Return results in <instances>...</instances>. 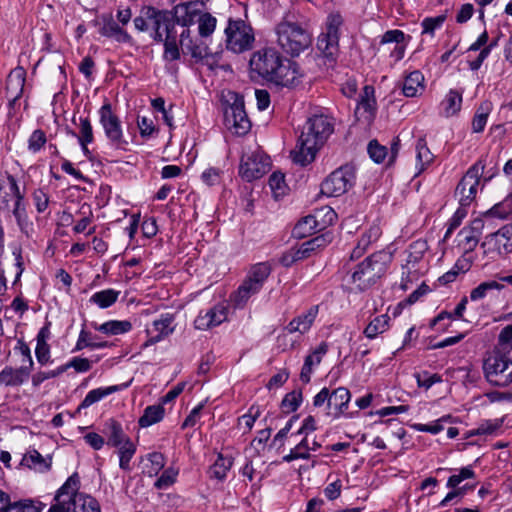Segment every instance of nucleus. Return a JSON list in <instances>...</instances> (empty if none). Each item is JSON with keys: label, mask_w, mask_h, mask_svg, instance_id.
Returning <instances> with one entry per match:
<instances>
[{"label": "nucleus", "mask_w": 512, "mask_h": 512, "mask_svg": "<svg viewBox=\"0 0 512 512\" xmlns=\"http://www.w3.org/2000/svg\"><path fill=\"white\" fill-rule=\"evenodd\" d=\"M249 67L252 74L279 86L294 87L300 82L297 63L284 59L272 47L255 51L250 58Z\"/></svg>", "instance_id": "nucleus-1"}, {"label": "nucleus", "mask_w": 512, "mask_h": 512, "mask_svg": "<svg viewBox=\"0 0 512 512\" xmlns=\"http://www.w3.org/2000/svg\"><path fill=\"white\" fill-rule=\"evenodd\" d=\"M201 15L196 2L179 4L174 7L172 17L174 26L181 25L184 29L180 33V45L183 53L190 54L197 63H202L210 69L218 66L222 57V51L210 52L207 44L200 39L192 38L189 26L197 23Z\"/></svg>", "instance_id": "nucleus-2"}, {"label": "nucleus", "mask_w": 512, "mask_h": 512, "mask_svg": "<svg viewBox=\"0 0 512 512\" xmlns=\"http://www.w3.org/2000/svg\"><path fill=\"white\" fill-rule=\"evenodd\" d=\"M333 131L334 123L329 116L314 114L309 117L303 126L295 149L291 152L293 161L302 166L313 162Z\"/></svg>", "instance_id": "nucleus-3"}, {"label": "nucleus", "mask_w": 512, "mask_h": 512, "mask_svg": "<svg viewBox=\"0 0 512 512\" xmlns=\"http://www.w3.org/2000/svg\"><path fill=\"white\" fill-rule=\"evenodd\" d=\"M276 41L286 54L295 57L307 50L313 41L311 32L297 22L282 20L275 26Z\"/></svg>", "instance_id": "nucleus-4"}, {"label": "nucleus", "mask_w": 512, "mask_h": 512, "mask_svg": "<svg viewBox=\"0 0 512 512\" xmlns=\"http://www.w3.org/2000/svg\"><path fill=\"white\" fill-rule=\"evenodd\" d=\"M392 262V254L381 250L356 265L351 281L359 290H366L383 277Z\"/></svg>", "instance_id": "nucleus-5"}, {"label": "nucleus", "mask_w": 512, "mask_h": 512, "mask_svg": "<svg viewBox=\"0 0 512 512\" xmlns=\"http://www.w3.org/2000/svg\"><path fill=\"white\" fill-rule=\"evenodd\" d=\"M487 381L497 387L512 384V351L494 350L483 363Z\"/></svg>", "instance_id": "nucleus-6"}, {"label": "nucleus", "mask_w": 512, "mask_h": 512, "mask_svg": "<svg viewBox=\"0 0 512 512\" xmlns=\"http://www.w3.org/2000/svg\"><path fill=\"white\" fill-rule=\"evenodd\" d=\"M484 168V163L479 160L462 177L455 189V197L458 199L459 205L467 208L475 200Z\"/></svg>", "instance_id": "nucleus-7"}, {"label": "nucleus", "mask_w": 512, "mask_h": 512, "mask_svg": "<svg viewBox=\"0 0 512 512\" xmlns=\"http://www.w3.org/2000/svg\"><path fill=\"white\" fill-rule=\"evenodd\" d=\"M100 124L103 127L105 136L113 147L120 150H127L128 141L125 139L119 117L113 113L112 106L105 102L99 109Z\"/></svg>", "instance_id": "nucleus-8"}, {"label": "nucleus", "mask_w": 512, "mask_h": 512, "mask_svg": "<svg viewBox=\"0 0 512 512\" xmlns=\"http://www.w3.org/2000/svg\"><path fill=\"white\" fill-rule=\"evenodd\" d=\"M336 219V213L330 207H323L314 214L302 218L294 227L293 235L305 238L316 232L324 230Z\"/></svg>", "instance_id": "nucleus-9"}, {"label": "nucleus", "mask_w": 512, "mask_h": 512, "mask_svg": "<svg viewBox=\"0 0 512 512\" xmlns=\"http://www.w3.org/2000/svg\"><path fill=\"white\" fill-rule=\"evenodd\" d=\"M342 24L340 14H330L326 22V32L321 33L317 39V49L331 61L335 60L339 50V30Z\"/></svg>", "instance_id": "nucleus-10"}, {"label": "nucleus", "mask_w": 512, "mask_h": 512, "mask_svg": "<svg viewBox=\"0 0 512 512\" xmlns=\"http://www.w3.org/2000/svg\"><path fill=\"white\" fill-rule=\"evenodd\" d=\"M225 33L226 47L234 53H242L252 48L255 40L253 29L244 21H229Z\"/></svg>", "instance_id": "nucleus-11"}, {"label": "nucleus", "mask_w": 512, "mask_h": 512, "mask_svg": "<svg viewBox=\"0 0 512 512\" xmlns=\"http://www.w3.org/2000/svg\"><path fill=\"white\" fill-rule=\"evenodd\" d=\"M355 171L351 166H342L333 171L321 184V193L338 197L346 193L355 183Z\"/></svg>", "instance_id": "nucleus-12"}, {"label": "nucleus", "mask_w": 512, "mask_h": 512, "mask_svg": "<svg viewBox=\"0 0 512 512\" xmlns=\"http://www.w3.org/2000/svg\"><path fill=\"white\" fill-rule=\"evenodd\" d=\"M226 127L236 135H246L251 129V121L245 111L244 100L236 96L234 102L224 112Z\"/></svg>", "instance_id": "nucleus-13"}, {"label": "nucleus", "mask_w": 512, "mask_h": 512, "mask_svg": "<svg viewBox=\"0 0 512 512\" xmlns=\"http://www.w3.org/2000/svg\"><path fill=\"white\" fill-rule=\"evenodd\" d=\"M26 82V70L17 66L10 71L6 79L5 97L8 100V115L14 116L18 110V101L23 96Z\"/></svg>", "instance_id": "nucleus-14"}, {"label": "nucleus", "mask_w": 512, "mask_h": 512, "mask_svg": "<svg viewBox=\"0 0 512 512\" xmlns=\"http://www.w3.org/2000/svg\"><path fill=\"white\" fill-rule=\"evenodd\" d=\"M270 166L269 156L260 152H253L242 157L239 173L243 179L250 182L263 177L270 170Z\"/></svg>", "instance_id": "nucleus-15"}, {"label": "nucleus", "mask_w": 512, "mask_h": 512, "mask_svg": "<svg viewBox=\"0 0 512 512\" xmlns=\"http://www.w3.org/2000/svg\"><path fill=\"white\" fill-rule=\"evenodd\" d=\"M175 328V315L172 313L161 314L146 327L147 340L142 344V348H148L164 340L175 331Z\"/></svg>", "instance_id": "nucleus-16"}, {"label": "nucleus", "mask_w": 512, "mask_h": 512, "mask_svg": "<svg viewBox=\"0 0 512 512\" xmlns=\"http://www.w3.org/2000/svg\"><path fill=\"white\" fill-rule=\"evenodd\" d=\"M145 18L148 19V30L153 31L152 37L157 42H163L164 35L174 29L172 12L168 10L146 6Z\"/></svg>", "instance_id": "nucleus-17"}, {"label": "nucleus", "mask_w": 512, "mask_h": 512, "mask_svg": "<svg viewBox=\"0 0 512 512\" xmlns=\"http://www.w3.org/2000/svg\"><path fill=\"white\" fill-rule=\"evenodd\" d=\"M486 254L503 255L512 251V224L486 236L481 244Z\"/></svg>", "instance_id": "nucleus-18"}, {"label": "nucleus", "mask_w": 512, "mask_h": 512, "mask_svg": "<svg viewBox=\"0 0 512 512\" xmlns=\"http://www.w3.org/2000/svg\"><path fill=\"white\" fill-rule=\"evenodd\" d=\"M80 480L77 473L71 475L66 482L57 490L54 497L55 503L51 505L48 512H74L71 510V495L79 489Z\"/></svg>", "instance_id": "nucleus-19"}, {"label": "nucleus", "mask_w": 512, "mask_h": 512, "mask_svg": "<svg viewBox=\"0 0 512 512\" xmlns=\"http://www.w3.org/2000/svg\"><path fill=\"white\" fill-rule=\"evenodd\" d=\"M227 306L217 304L205 311H200L194 320V327L198 330H207L218 326L227 319Z\"/></svg>", "instance_id": "nucleus-20"}, {"label": "nucleus", "mask_w": 512, "mask_h": 512, "mask_svg": "<svg viewBox=\"0 0 512 512\" xmlns=\"http://www.w3.org/2000/svg\"><path fill=\"white\" fill-rule=\"evenodd\" d=\"M376 111L375 89L371 85H365L360 95V100L355 109V117L366 124L371 123Z\"/></svg>", "instance_id": "nucleus-21"}, {"label": "nucleus", "mask_w": 512, "mask_h": 512, "mask_svg": "<svg viewBox=\"0 0 512 512\" xmlns=\"http://www.w3.org/2000/svg\"><path fill=\"white\" fill-rule=\"evenodd\" d=\"M484 218H476L471 221L470 225L460 230L458 236L460 237L459 245L465 252H472L477 246L480 236L485 226Z\"/></svg>", "instance_id": "nucleus-22"}, {"label": "nucleus", "mask_w": 512, "mask_h": 512, "mask_svg": "<svg viewBox=\"0 0 512 512\" xmlns=\"http://www.w3.org/2000/svg\"><path fill=\"white\" fill-rule=\"evenodd\" d=\"M329 346L326 342H321L316 348L312 349L311 352L305 357L301 372L300 380L307 384L311 380L313 368L317 367L323 357L327 354Z\"/></svg>", "instance_id": "nucleus-23"}, {"label": "nucleus", "mask_w": 512, "mask_h": 512, "mask_svg": "<svg viewBox=\"0 0 512 512\" xmlns=\"http://www.w3.org/2000/svg\"><path fill=\"white\" fill-rule=\"evenodd\" d=\"M351 399L350 391L345 387H338L330 392L328 415L339 418L348 409Z\"/></svg>", "instance_id": "nucleus-24"}, {"label": "nucleus", "mask_w": 512, "mask_h": 512, "mask_svg": "<svg viewBox=\"0 0 512 512\" xmlns=\"http://www.w3.org/2000/svg\"><path fill=\"white\" fill-rule=\"evenodd\" d=\"M319 312L318 305L310 307L306 312L298 315L293 318L288 325L285 327V330L289 333L299 332L300 334H304L308 332L313 325L317 315Z\"/></svg>", "instance_id": "nucleus-25"}, {"label": "nucleus", "mask_w": 512, "mask_h": 512, "mask_svg": "<svg viewBox=\"0 0 512 512\" xmlns=\"http://www.w3.org/2000/svg\"><path fill=\"white\" fill-rule=\"evenodd\" d=\"M104 37L113 38L119 43H130L132 37L125 31L111 15L102 17V27L99 30Z\"/></svg>", "instance_id": "nucleus-26"}, {"label": "nucleus", "mask_w": 512, "mask_h": 512, "mask_svg": "<svg viewBox=\"0 0 512 512\" xmlns=\"http://www.w3.org/2000/svg\"><path fill=\"white\" fill-rule=\"evenodd\" d=\"M30 373L31 370L22 366L19 368L6 366L0 372V385L13 387L20 386L28 380Z\"/></svg>", "instance_id": "nucleus-27"}, {"label": "nucleus", "mask_w": 512, "mask_h": 512, "mask_svg": "<svg viewBox=\"0 0 512 512\" xmlns=\"http://www.w3.org/2000/svg\"><path fill=\"white\" fill-rule=\"evenodd\" d=\"M51 464V457H43L36 449L27 451L21 460L22 466L41 473L49 471Z\"/></svg>", "instance_id": "nucleus-28"}, {"label": "nucleus", "mask_w": 512, "mask_h": 512, "mask_svg": "<svg viewBox=\"0 0 512 512\" xmlns=\"http://www.w3.org/2000/svg\"><path fill=\"white\" fill-rule=\"evenodd\" d=\"M104 434L107 438V445L110 447L120 446V444L131 439L123 430L122 425L114 419H109L104 425Z\"/></svg>", "instance_id": "nucleus-29"}, {"label": "nucleus", "mask_w": 512, "mask_h": 512, "mask_svg": "<svg viewBox=\"0 0 512 512\" xmlns=\"http://www.w3.org/2000/svg\"><path fill=\"white\" fill-rule=\"evenodd\" d=\"M261 290L260 287L245 278L243 283L231 296V301L237 308H242L246 305L248 300Z\"/></svg>", "instance_id": "nucleus-30"}, {"label": "nucleus", "mask_w": 512, "mask_h": 512, "mask_svg": "<svg viewBox=\"0 0 512 512\" xmlns=\"http://www.w3.org/2000/svg\"><path fill=\"white\" fill-rule=\"evenodd\" d=\"M74 512H101L98 501L90 495L79 493L78 490L71 495Z\"/></svg>", "instance_id": "nucleus-31"}, {"label": "nucleus", "mask_w": 512, "mask_h": 512, "mask_svg": "<svg viewBox=\"0 0 512 512\" xmlns=\"http://www.w3.org/2000/svg\"><path fill=\"white\" fill-rule=\"evenodd\" d=\"M330 242L327 235L322 234L316 236L308 241L303 242L298 248L295 249L296 259H305L311 255L312 252L325 247Z\"/></svg>", "instance_id": "nucleus-32"}, {"label": "nucleus", "mask_w": 512, "mask_h": 512, "mask_svg": "<svg viewBox=\"0 0 512 512\" xmlns=\"http://www.w3.org/2000/svg\"><path fill=\"white\" fill-rule=\"evenodd\" d=\"M92 327L106 335H120L129 332L132 324L128 320H110L102 324L92 323Z\"/></svg>", "instance_id": "nucleus-33"}, {"label": "nucleus", "mask_w": 512, "mask_h": 512, "mask_svg": "<svg viewBox=\"0 0 512 512\" xmlns=\"http://www.w3.org/2000/svg\"><path fill=\"white\" fill-rule=\"evenodd\" d=\"M113 448H116V453L119 457L120 469L126 472L131 471L132 468L130 462L136 453V444L129 439L128 441L120 444V446H114Z\"/></svg>", "instance_id": "nucleus-34"}, {"label": "nucleus", "mask_w": 512, "mask_h": 512, "mask_svg": "<svg viewBox=\"0 0 512 512\" xmlns=\"http://www.w3.org/2000/svg\"><path fill=\"white\" fill-rule=\"evenodd\" d=\"M233 465V457L231 455H224L219 453L215 462L209 469V475L211 478L217 480H224L227 476L228 471Z\"/></svg>", "instance_id": "nucleus-35"}, {"label": "nucleus", "mask_w": 512, "mask_h": 512, "mask_svg": "<svg viewBox=\"0 0 512 512\" xmlns=\"http://www.w3.org/2000/svg\"><path fill=\"white\" fill-rule=\"evenodd\" d=\"M128 384H122V385H113L105 388H97L89 391L87 395L85 396L84 400L81 402L79 408H87L91 406L92 404L100 401L104 397L120 391L124 388H127Z\"/></svg>", "instance_id": "nucleus-36"}, {"label": "nucleus", "mask_w": 512, "mask_h": 512, "mask_svg": "<svg viewBox=\"0 0 512 512\" xmlns=\"http://www.w3.org/2000/svg\"><path fill=\"white\" fill-rule=\"evenodd\" d=\"M424 76L416 70L408 74L403 83V94L406 97H415L424 90Z\"/></svg>", "instance_id": "nucleus-37"}, {"label": "nucleus", "mask_w": 512, "mask_h": 512, "mask_svg": "<svg viewBox=\"0 0 512 512\" xmlns=\"http://www.w3.org/2000/svg\"><path fill=\"white\" fill-rule=\"evenodd\" d=\"M416 168L418 174L423 172L434 160V155L427 146L425 138H419L416 142Z\"/></svg>", "instance_id": "nucleus-38"}, {"label": "nucleus", "mask_w": 512, "mask_h": 512, "mask_svg": "<svg viewBox=\"0 0 512 512\" xmlns=\"http://www.w3.org/2000/svg\"><path fill=\"white\" fill-rule=\"evenodd\" d=\"M271 270V265L268 262L256 263L248 270L246 279L262 289L265 281L271 273Z\"/></svg>", "instance_id": "nucleus-39"}, {"label": "nucleus", "mask_w": 512, "mask_h": 512, "mask_svg": "<svg viewBox=\"0 0 512 512\" xmlns=\"http://www.w3.org/2000/svg\"><path fill=\"white\" fill-rule=\"evenodd\" d=\"M390 317L387 314L376 316L365 327L363 334L368 339H374L379 334L384 333L389 327Z\"/></svg>", "instance_id": "nucleus-40"}, {"label": "nucleus", "mask_w": 512, "mask_h": 512, "mask_svg": "<svg viewBox=\"0 0 512 512\" xmlns=\"http://www.w3.org/2000/svg\"><path fill=\"white\" fill-rule=\"evenodd\" d=\"M165 410L161 404L151 405L145 408L143 415L139 418L138 424L142 428L149 427L160 422L164 417Z\"/></svg>", "instance_id": "nucleus-41"}, {"label": "nucleus", "mask_w": 512, "mask_h": 512, "mask_svg": "<svg viewBox=\"0 0 512 512\" xmlns=\"http://www.w3.org/2000/svg\"><path fill=\"white\" fill-rule=\"evenodd\" d=\"M12 214L15 217L21 231L26 232V227L28 226V217L24 204V193L21 191H18L16 194H14V206L12 209Z\"/></svg>", "instance_id": "nucleus-42"}, {"label": "nucleus", "mask_w": 512, "mask_h": 512, "mask_svg": "<svg viewBox=\"0 0 512 512\" xmlns=\"http://www.w3.org/2000/svg\"><path fill=\"white\" fill-rule=\"evenodd\" d=\"M164 41V54L163 58L166 61L172 62L180 59V49L177 44V32L172 31L165 34Z\"/></svg>", "instance_id": "nucleus-43"}, {"label": "nucleus", "mask_w": 512, "mask_h": 512, "mask_svg": "<svg viewBox=\"0 0 512 512\" xmlns=\"http://www.w3.org/2000/svg\"><path fill=\"white\" fill-rule=\"evenodd\" d=\"M461 105L462 95L456 90H450L441 102V107L446 117L453 116L459 112Z\"/></svg>", "instance_id": "nucleus-44"}, {"label": "nucleus", "mask_w": 512, "mask_h": 512, "mask_svg": "<svg viewBox=\"0 0 512 512\" xmlns=\"http://www.w3.org/2000/svg\"><path fill=\"white\" fill-rule=\"evenodd\" d=\"M111 346L107 341H95L91 332L82 329L79 333L76 345L73 351H81L85 348L100 349Z\"/></svg>", "instance_id": "nucleus-45"}, {"label": "nucleus", "mask_w": 512, "mask_h": 512, "mask_svg": "<svg viewBox=\"0 0 512 512\" xmlns=\"http://www.w3.org/2000/svg\"><path fill=\"white\" fill-rule=\"evenodd\" d=\"M119 295L120 291L105 289L94 293L89 301L96 304L99 308L105 309L112 306L117 301Z\"/></svg>", "instance_id": "nucleus-46"}, {"label": "nucleus", "mask_w": 512, "mask_h": 512, "mask_svg": "<svg viewBox=\"0 0 512 512\" xmlns=\"http://www.w3.org/2000/svg\"><path fill=\"white\" fill-rule=\"evenodd\" d=\"M428 250V244L423 239H418L412 242L407 249V265H415L418 263L424 256L425 252Z\"/></svg>", "instance_id": "nucleus-47"}, {"label": "nucleus", "mask_w": 512, "mask_h": 512, "mask_svg": "<svg viewBox=\"0 0 512 512\" xmlns=\"http://www.w3.org/2000/svg\"><path fill=\"white\" fill-rule=\"evenodd\" d=\"M512 214V192L500 203L494 205L485 213V218L493 217L505 219Z\"/></svg>", "instance_id": "nucleus-48"}, {"label": "nucleus", "mask_w": 512, "mask_h": 512, "mask_svg": "<svg viewBox=\"0 0 512 512\" xmlns=\"http://www.w3.org/2000/svg\"><path fill=\"white\" fill-rule=\"evenodd\" d=\"M504 285L498 281L490 280L480 283L477 287L471 290L470 299L472 301H479L484 299L492 290H502Z\"/></svg>", "instance_id": "nucleus-49"}, {"label": "nucleus", "mask_w": 512, "mask_h": 512, "mask_svg": "<svg viewBox=\"0 0 512 512\" xmlns=\"http://www.w3.org/2000/svg\"><path fill=\"white\" fill-rule=\"evenodd\" d=\"M490 109L491 104L489 102H484L479 106L472 120L473 132L480 133L484 130L490 113Z\"/></svg>", "instance_id": "nucleus-50"}, {"label": "nucleus", "mask_w": 512, "mask_h": 512, "mask_svg": "<svg viewBox=\"0 0 512 512\" xmlns=\"http://www.w3.org/2000/svg\"><path fill=\"white\" fill-rule=\"evenodd\" d=\"M468 303V298L463 297L460 302L457 304V306L454 309L453 313L442 311L440 312L432 321H431V327L436 326L438 323L444 320H452L454 318H462L463 313L466 309V305Z\"/></svg>", "instance_id": "nucleus-51"}, {"label": "nucleus", "mask_w": 512, "mask_h": 512, "mask_svg": "<svg viewBox=\"0 0 512 512\" xmlns=\"http://www.w3.org/2000/svg\"><path fill=\"white\" fill-rule=\"evenodd\" d=\"M79 128L78 135L71 129H68V134L77 137L78 140H83L84 143H92L94 141L93 128L88 117L79 118Z\"/></svg>", "instance_id": "nucleus-52"}, {"label": "nucleus", "mask_w": 512, "mask_h": 512, "mask_svg": "<svg viewBox=\"0 0 512 512\" xmlns=\"http://www.w3.org/2000/svg\"><path fill=\"white\" fill-rule=\"evenodd\" d=\"M197 23H198V33H199L200 37L207 38L215 30L216 18L211 16L209 13H201V15L198 17Z\"/></svg>", "instance_id": "nucleus-53"}, {"label": "nucleus", "mask_w": 512, "mask_h": 512, "mask_svg": "<svg viewBox=\"0 0 512 512\" xmlns=\"http://www.w3.org/2000/svg\"><path fill=\"white\" fill-rule=\"evenodd\" d=\"M502 425L500 420H486L478 425L477 428L471 429L467 433V437L477 435H491Z\"/></svg>", "instance_id": "nucleus-54"}, {"label": "nucleus", "mask_w": 512, "mask_h": 512, "mask_svg": "<svg viewBox=\"0 0 512 512\" xmlns=\"http://www.w3.org/2000/svg\"><path fill=\"white\" fill-rule=\"evenodd\" d=\"M269 187L271 188L273 195L275 198H278L285 194L286 184L284 179V174L281 172H274L269 177Z\"/></svg>", "instance_id": "nucleus-55"}, {"label": "nucleus", "mask_w": 512, "mask_h": 512, "mask_svg": "<svg viewBox=\"0 0 512 512\" xmlns=\"http://www.w3.org/2000/svg\"><path fill=\"white\" fill-rule=\"evenodd\" d=\"M14 351L15 353L19 352L21 355V366L32 370L34 362L31 356V351L29 346L22 339L17 341Z\"/></svg>", "instance_id": "nucleus-56"}, {"label": "nucleus", "mask_w": 512, "mask_h": 512, "mask_svg": "<svg viewBox=\"0 0 512 512\" xmlns=\"http://www.w3.org/2000/svg\"><path fill=\"white\" fill-rule=\"evenodd\" d=\"M301 402L302 392L294 390L285 395L281 405L286 412L290 413L296 411L300 406Z\"/></svg>", "instance_id": "nucleus-57"}, {"label": "nucleus", "mask_w": 512, "mask_h": 512, "mask_svg": "<svg viewBox=\"0 0 512 512\" xmlns=\"http://www.w3.org/2000/svg\"><path fill=\"white\" fill-rule=\"evenodd\" d=\"M178 475V471L174 468H167L163 471L161 476L156 480L154 486L157 489H167L171 485H173L176 481Z\"/></svg>", "instance_id": "nucleus-58"}, {"label": "nucleus", "mask_w": 512, "mask_h": 512, "mask_svg": "<svg viewBox=\"0 0 512 512\" xmlns=\"http://www.w3.org/2000/svg\"><path fill=\"white\" fill-rule=\"evenodd\" d=\"M475 477V472L471 467L460 469L458 474L451 475L447 481L448 488H456L462 481Z\"/></svg>", "instance_id": "nucleus-59"}, {"label": "nucleus", "mask_w": 512, "mask_h": 512, "mask_svg": "<svg viewBox=\"0 0 512 512\" xmlns=\"http://www.w3.org/2000/svg\"><path fill=\"white\" fill-rule=\"evenodd\" d=\"M47 139L46 134L43 130L37 129L32 132L28 140V149L33 153H36L41 150V148L45 145Z\"/></svg>", "instance_id": "nucleus-60"}, {"label": "nucleus", "mask_w": 512, "mask_h": 512, "mask_svg": "<svg viewBox=\"0 0 512 512\" xmlns=\"http://www.w3.org/2000/svg\"><path fill=\"white\" fill-rule=\"evenodd\" d=\"M370 158L376 163H382L387 156V148L380 145L377 140H372L368 145Z\"/></svg>", "instance_id": "nucleus-61"}, {"label": "nucleus", "mask_w": 512, "mask_h": 512, "mask_svg": "<svg viewBox=\"0 0 512 512\" xmlns=\"http://www.w3.org/2000/svg\"><path fill=\"white\" fill-rule=\"evenodd\" d=\"M445 19H446L445 15H439L436 17L425 18L421 23V26L423 28L422 33L430 34L433 36L434 31L443 25Z\"/></svg>", "instance_id": "nucleus-62"}, {"label": "nucleus", "mask_w": 512, "mask_h": 512, "mask_svg": "<svg viewBox=\"0 0 512 512\" xmlns=\"http://www.w3.org/2000/svg\"><path fill=\"white\" fill-rule=\"evenodd\" d=\"M406 38L409 39L410 36H406L401 30H388L382 35L380 44L396 43V45H400L405 43Z\"/></svg>", "instance_id": "nucleus-63"}, {"label": "nucleus", "mask_w": 512, "mask_h": 512, "mask_svg": "<svg viewBox=\"0 0 512 512\" xmlns=\"http://www.w3.org/2000/svg\"><path fill=\"white\" fill-rule=\"evenodd\" d=\"M496 351H512V325L502 329L499 334V343Z\"/></svg>", "instance_id": "nucleus-64"}]
</instances>
